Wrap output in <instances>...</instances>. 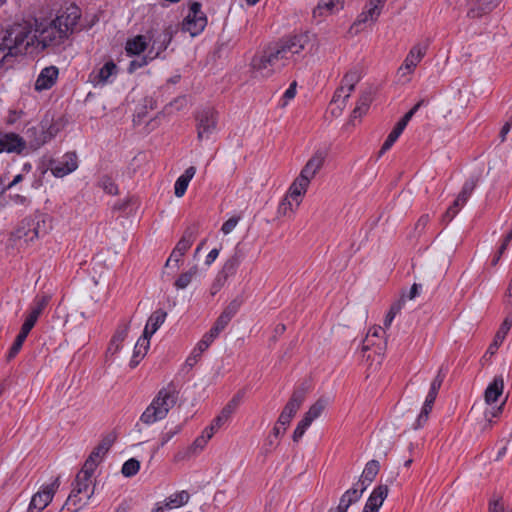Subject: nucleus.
Segmentation results:
<instances>
[{
    "instance_id": "obj_1",
    "label": "nucleus",
    "mask_w": 512,
    "mask_h": 512,
    "mask_svg": "<svg viewBox=\"0 0 512 512\" xmlns=\"http://www.w3.org/2000/svg\"><path fill=\"white\" fill-rule=\"evenodd\" d=\"M33 44L32 31L26 26L14 25L0 41V71L11 68L15 58L27 53Z\"/></svg>"
},
{
    "instance_id": "obj_2",
    "label": "nucleus",
    "mask_w": 512,
    "mask_h": 512,
    "mask_svg": "<svg viewBox=\"0 0 512 512\" xmlns=\"http://www.w3.org/2000/svg\"><path fill=\"white\" fill-rule=\"evenodd\" d=\"M177 399L178 394L172 384L160 389L150 405L142 413L140 420L144 424L151 425L164 419L176 404Z\"/></svg>"
},
{
    "instance_id": "obj_3",
    "label": "nucleus",
    "mask_w": 512,
    "mask_h": 512,
    "mask_svg": "<svg viewBox=\"0 0 512 512\" xmlns=\"http://www.w3.org/2000/svg\"><path fill=\"white\" fill-rule=\"evenodd\" d=\"M285 65L286 63L278 62L270 47L266 48L261 54L255 55L251 61V68L255 77L262 78L270 77L277 69Z\"/></svg>"
},
{
    "instance_id": "obj_4",
    "label": "nucleus",
    "mask_w": 512,
    "mask_h": 512,
    "mask_svg": "<svg viewBox=\"0 0 512 512\" xmlns=\"http://www.w3.org/2000/svg\"><path fill=\"white\" fill-rule=\"evenodd\" d=\"M304 40V36L296 35L287 39H282L269 47L278 62L285 63L293 55L300 53L304 49Z\"/></svg>"
},
{
    "instance_id": "obj_5",
    "label": "nucleus",
    "mask_w": 512,
    "mask_h": 512,
    "mask_svg": "<svg viewBox=\"0 0 512 512\" xmlns=\"http://www.w3.org/2000/svg\"><path fill=\"white\" fill-rule=\"evenodd\" d=\"M177 29L173 26H167L162 30H151L148 32L150 49L148 50L149 59H155L165 51L172 41Z\"/></svg>"
},
{
    "instance_id": "obj_6",
    "label": "nucleus",
    "mask_w": 512,
    "mask_h": 512,
    "mask_svg": "<svg viewBox=\"0 0 512 512\" xmlns=\"http://www.w3.org/2000/svg\"><path fill=\"white\" fill-rule=\"evenodd\" d=\"M33 41L36 40L42 48L62 44L69 36L54 21L49 25L32 33Z\"/></svg>"
},
{
    "instance_id": "obj_7",
    "label": "nucleus",
    "mask_w": 512,
    "mask_h": 512,
    "mask_svg": "<svg viewBox=\"0 0 512 512\" xmlns=\"http://www.w3.org/2000/svg\"><path fill=\"white\" fill-rule=\"evenodd\" d=\"M207 25V17L201 11V4L193 2L189 12L182 22V30L189 32L192 37L199 35Z\"/></svg>"
},
{
    "instance_id": "obj_8",
    "label": "nucleus",
    "mask_w": 512,
    "mask_h": 512,
    "mask_svg": "<svg viewBox=\"0 0 512 512\" xmlns=\"http://www.w3.org/2000/svg\"><path fill=\"white\" fill-rule=\"evenodd\" d=\"M196 121L198 140L209 139L210 135L216 130L217 113L213 108H204L196 114Z\"/></svg>"
},
{
    "instance_id": "obj_9",
    "label": "nucleus",
    "mask_w": 512,
    "mask_h": 512,
    "mask_svg": "<svg viewBox=\"0 0 512 512\" xmlns=\"http://www.w3.org/2000/svg\"><path fill=\"white\" fill-rule=\"evenodd\" d=\"M444 374L442 373V369L439 370L437 376L432 381L429 392L426 396L424 405L420 414L418 415L416 422L414 424V429L420 428L428 419L429 413L432 410L433 404L437 397L438 391L443 383Z\"/></svg>"
},
{
    "instance_id": "obj_10",
    "label": "nucleus",
    "mask_w": 512,
    "mask_h": 512,
    "mask_svg": "<svg viewBox=\"0 0 512 512\" xmlns=\"http://www.w3.org/2000/svg\"><path fill=\"white\" fill-rule=\"evenodd\" d=\"M81 17L80 8L75 4H70L61 10L53 20L61 29L70 36L77 31L78 22Z\"/></svg>"
},
{
    "instance_id": "obj_11",
    "label": "nucleus",
    "mask_w": 512,
    "mask_h": 512,
    "mask_svg": "<svg viewBox=\"0 0 512 512\" xmlns=\"http://www.w3.org/2000/svg\"><path fill=\"white\" fill-rule=\"evenodd\" d=\"M48 168L57 178H62L78 168V157L75 152H68L60 159H51Z\"/></svg>"
},
{
    "instance_id": "obj_12",
    "label": "nucleus",
    "mask_w": 512,
    "mask_h": 512,
    "mask_svg": "<svg viewBox=\"0 0 512 512\" xmlns=\"http://www.w3.org/2000/svg\"><path fill=\"white\" fill-rule=\"evenodd\" d=\"M58 478L42 490L35 493L30 501L27 512H41L52 501L55 489L59 486Z\"/></svg>"
},
{
    "instance_id": "obj_13",
    "label": "nucleus",
    "mask_w": 512,
    "mask_h": 512,
    "mask_svg": "<svg viewBox=\"0 0 512 512\" xmlns=\"http://www.w3.org/2000/svg\"><path fill=\"white\" fill-rule=\"evenodd\" d=\"M386 0H369L363 11L358 15L352 27L358 28L367 23H374L380 16Z\"/></svg>"
},
{
    "instance_id": "obj_14",
    "label": "nucleus",
    "mask_w": 512,
    "mask_h": 512,
    "mask_svg": "<svg viewBox=\"0 0 512 512\" xmlns=\"http://www.w3.org/2000/svg\"><path fill=\"white\" fill-rule=\"evenodd\" d=\"M56 134V129L53 126L46 128L45 125L40 127H32L27 129V136L29 144L32 149H38L48 141H50Z\"/></svg>"
},
{
    "instance_id": "obj_15",
    "label": "nucleus",
    "mask_w": 512,
    "mask_h": 512,
    "mask_svg": "<svg viewBox=\"0 0 512 512\" xmlns=\"http://www.w3.org/2000/svg\"><path fill=\"white\" fill-rule=\"evenodd\" d=\"M426 51L427 46L421 44L414 45L406 56L403 64L398 69V73H400L401 76L411 74L425 56Z\"/></svg>"
},
{
    "instance_id": "obj_16",
    "label": "nucleus",
    "mask_w": 512,
    "mask_h": 512,
    "mask_svg": "<svg viewBox=\"0 0 512 512\" xmlns=\"http://www.w3.org/2000/svg\"><path fill=\"white\" fill-rule=\"evenodd\" d=\"M26 147V141L20 135L8 132L0 133V153L21 154Z\"/></svg>"
},
{
    "instance_id": "obj_17",
    "label": "nucleus",
    "mask_w": 512,
    "mask_h": 512,
    "mask_svg": "<svg viewBox=\"0 0 512 512\" xmlns=\"http://www.w3.org/2000/svg\"><path fill=\"white\" fill-rule=\"evenodd\" d=\"M345 0H319L313 9L312 16L322 22L327 16L333 15L344 8Z\"/></svg>"
},
{
    "instance_id": "obj_18",
    "label": "nucleus",
    "mask_w": 512,
    "mask_h": 512,
    "mask_svg": "<svg viewBox=\"0 0 512 512\" xmlns=\"http://www.w3.org/2000/svg\"><path fill=\"white\" fill-rule=\"evenodd\" d=\"M118 73V67L114 61H107L100 69L93 71L90 75L91 82L94 85H106L113 81Z\"/></svg>"
},
{
    "instance_id": "obj_19",
    "label": "nucleus",
    "mask_w": 512,
    "mask_h": 512,
    "mask_svg": "<svg viewBox=\"0 0 512 512\" xmlns=\"http://www.w3.org/2000/svg\"><path fill=\"white\" fill-rule=\"evenodd\" d=\"M50 301L49 295H41L36 296L33 302V306L31 307V310L29 314L27 315L22 328L27 331H31L34 327L35 323L37 322L38 317L41 315L43 310L46 308Z\"/></svg>"
},
{
    "instance_id": "obj_20",
    "label": "nucleus",
    "mask_w": 512,
    "mask_h": 512,
    "mask_svg": "<svg viewBox=\"0 0 512 512\" xmlns=\"http://www.w3.org/2000/svg\"><path fill=\"white\" fill-rule=\"evenodd\" d=\"M59 75V70L56 66H48L41 70L35 82V90L36 91H44L51 89Z\"/></svg>"
},
{
    "instance_id": "obj_21",
    "label": "nucleus",
    "mask_w": 512,
    "mask_h": 512,
    "mask_svg": "<svg viewBox=\"0 0 512 512\" xmlns=\"http://www.w3.org/2000/svg\"><path fill=\"white\" fill-rule=\"evenodd\" d=\"M326 158V153L322 150H317L312 157L307 161L305 166L300 172L301 176H306L310 182L317 172L322 168Z\"/></svg>"
},
{
    "instance_id": "obj_22",
    "label": "nucleus",
    "mask_w": 512,
    "mask_h": 512,
    "mask_svg": "<svg viewBox=\"0 0 512 512\" xmlns=\"http://www.w3.org/2000/svg\"><path fill=\"white\" fill-rule=\"evenodd\" d=\"M388 492L389 489L387 485H378L374 488L364 506L363 512H378L386 499Z\"/></svg>"
},
{
    "instance_id": "obj_23",
    "label": "nucleus",
    "mask_w": 512,
    "mask_h": 512,
    "mask_svg": "<svg viewBox=\"0 0 512 512\" xmlns=\"http://www.w3.org/2000/svg\"><path fill=\"white\" fill-rule=\"evenodd\" d=\"M366 490V485L364 487L351 488L348 489L340 498L339 504L335 508H331L329 512H347L348 508L356 503L362 496L363 492Z\"/></svg>"
},
{
    "instance_id": "obj_24",
    "label": "nucleus",
    "mask_w": 512,
    "mask_h": 512,
    "mask_svg": "<svg viewBox=\"0 0 512 512\" xmlns=\"http://www.w3.org/2000/svg\"><path fill=\"white\" fill-rule=\"evenodd\" d=\"M308 387L304 384L296 388L282 412L294 417L306 398Z\"/></svg>"
},
{
    "instance_id": "obj_25",
    "label": "nucleus",
    "mask_w": 512,
    "mask_h": 512,
    "mask_svg": "<svg viewBox=\"0 0 512 512\" xmlns=\"http://www.w3.org/2000/svg\"><path fill=\"white\" fill-rule=\"evenodd\" d=\"M216 339L211 333L207 332L203 335L202 339L198 342L189 357L186 359L185 365L192 368L200 359L202 353L212 344Z\"/></svg>"
},
{
    "instance_id": "obj_26",
    "label": "nucleus",
    "mask_w": 512,
    "mask_h": 512,
    "mask_svg": "<svg viewBox=\"0 0 512 512\" xmlns=\"http://www.w3.org/2000/svg\"><path fill=\"white\" fill-rule=\"evenodd\" d=\"M512 327V313L508 314L498 329L493 342L489 345L486 354L494 355L503 343L506 335Z\"/></svg>"
},
{
    "instance_id": "obj_27",
    "label": "nucleus",
    "mask_w": 512,
    "mask_h": 512,
    "mask_svg": "<svg viewBox=\"0 0 512 512\" xmlns=\"http://www.w3.org/2000/svg\"><path fill=\"white\" fill-rule=\"evenodd\" d=\"M310 182L306 176H299L291 184L288 192V197L296 202V207L301 203V197L306 193Z\"/></svg>"
},
{
    "instance_id": "obj_28",
    "label": "nucleus",
    "mask_w": 512,
    "mask_h": 512,
    "mask_svg": "<svg viewBox=\"0 0 512 512\" xmlns=\"http://www.w3.org/2000/svg\"><path fill=\"white\" fill-rule=\"evenodd\" d=\"M242 254L238 249L235 250L233 255H231L224 263L222 269L218 272L221 278L227 281L230 277L234 276L237 272V269L241 263Z\"/></svg>"
},
{
    "instance_id": "obj_29",
    "label": "nucleus",
    "mask_w": 512,
    "mask_h": 512,
    "mask_svg": "<svg viewBox=\"0 0 512 512\" xmlns=\"http://www.w3.org/2000/svg\"><path fill=\"white\" fill-rule=\"evenodd\" d=\"M167 312L163 309H158L153 312L147 320L143 334L149 338L161 327L165 322Z\"/></svg>"
},
{
    "instance_id": "obj_30",
    "label": "nucleus",
    "mask_w": 512,
    "mask_h": 512,
    "mask_svg": "<svg viewBox=\"0 0 512 512\" xmlns=\"http://www.w3.org/2000/svg\"><path fill=\"white\" fill-rule=\"evenodd\" d=\"M197 234L196 226L188 227L174 248V254L182 257L192 246Z\"/></svg>"
},
{
    "instance_id": "obj_31",
    "label": "nucleus",
    "mask_w": 512,
    "mask_h": 512,
    "mask_svg": "<svg viewBox=\"0 0 512 512\" xmlns=\"http://www.w3.org/2000/svg\"><path fill=\"white\" fill-rule=\"evenodd\" d=\"M240 396L235 395L221 410L220 414L212 421L214 427H222L231 417V415L236 411L239 403Z\"/></svg>"
},
{
    "instance_id": "obj_32",
    "label": "nucleus",
    "mask_w": 512,
    "mask_h": 512,
    "mask_svg": "<svg viewBox=\"0 0 512 512\" xmlns=\"http://www.w3.org/2000/svg\"><path fill=\"white\" fill-rule=\"evenodd\" d=\"M504 389L503 377L496 376L493 381L488 385L485 390V401L487 404H492L498 400L502 395Z\"/></svg>"
},
{
    "instance_id": "obj_33",
    "label": "nucleus",
    "mask_w": 512,
    "mask_h": 512,
    "mask_svg": "<svg viewBox=\"0 0 512 512\" xmlns=\"http://www.w3.org/2000/svg\"><path fill=\"white\" fill-rule=\"evenodd\" d=\"M27 225L33 230L31 238L38 239L41 236L47 234L50 226L47 224V217L43 214L37 215L34 218H26Z\"/></svg>"
},
{
    "instance_id": "obj_34",
    "label": "nucleus",
    "mask_w": 512,
    "mask_h": 512,
    "mask_svg": "<svg viewBox=\"0 0 512 512\" xmlns=\"http://www.w3.org/2000/svg\"><path fill=\"white\" fill-rule=\"evenodd\" d=\"M149 346L150 338L142 334V336L138 339L134 347L133 356L130 361V366L132 368L136 367L139 364L140 360L144 358L149 349Z\"/></svg>"
},
{
    "instance_id": "obj_35",
    "label": "nucleus",
    "mask_w": 512,
    "mask_h": 512,
    "mask_svg": "<svg viewBox=\"0 0 512 512\" xmlns=\"http://www.w3.org/2000/svg\"><path fill=\"white\" fill-rule=\"evenodd\" d=\"M196 173V168L194 166L188 167L184 173L176 180L175 182V196L176 197H182L189 185V182L194 177Z\"/></svg>"
},
{
    "instance_id": "obj_36",
    "label": "nucleus",
    "mask_w": 512,
    "mask_h": 512,
    "mask_svg": "<svg viewBox=\"0 0 512 512\" xmlns=\"http://www.w3.org/2000/svg\"><path fill=\"white\" fill-rule=\"evenodd\" d=\"M128 330H129V324H123L117 328V330H116L115 334L113 335V337L110 341V344L108 346V349H107L108 353H110L111 355H114L120 350L121 343L126 339V337L128 335Z\"/></svg>"
},
{
    "instance_id": "obj_37",
    "label": "nucleus",
    "mask_w": 512,
    "mask_h": 512,
    "mask_svg": "<svg viewBox=\"0 0 512 512\" xmlns=\"http://www.w3.org/2000/svg\"><path fill=\"white\" fill-rule=\"evenodd\" d=\"M379 470L380 464L377 460L369 461L366 464L362 472V475L359 479V484L361 485V487H364V485H366L367 488L370 485V483H372V481L375 479V477L379 473Z\"/></svg>"
},
{
    "instance_id": "obj_38",
    "label": "nucleus",
    "mask_w": 512,
    "mask_h": 512,
    "mask_svg": "<svg viewBox=\"0 0 512 512\" xmlns=\"http://www.w3.org/2000/svg\"><path fill=\"white\" fill-rule=\"evenodd\" d=\"M93 494L94 487L89 493H87L86 501L82 502L81 497H79L80 493L71 491V493L68 496V499L65 502L63 509L66 508L69 512H77L79 509H81L84 505L87 504V501L93 496Z\"/></svg>"
},
{
    "instance_id": "obj_39",
    "label": "nucleus",
    "mask_w": 512,
    "mask_h": 512,
    "mask_svg": "<svg viewBox=\"0 0 512 512\" xmlns=\"http://www.w3.org/2000/svg\"><path fill=\"white\" fill-rule=\"evenodd\" d=\"M115 437L113 435H108L101 440V442L93 449L88 458H92V460H99V463L109 451L111 446L113 445Z\"/></svg>"
},
{
    "instance_id": "obj_40",
    "label": "nucleus",
    "mask_w": 512,
    "mask_h": 512,
    "mask_svg": "<svg viewBox=\"0 0 512 512\" xmlns=\"http://www.w3.org/2000/svg\"><path fill=\"white\" fill-rule=\"evenodd\" d=\"M329 404V399L325 397L319 398L314 404H312L309 410L304 414V418H306L310 423H312L315 419L320 417L323 411Z\"/></svg>"
},
{
    "instance_id": "obj_41",
    "label": "nucleus",
    "mask_w": 512,
    "mask_h": 512,
    "mask_svg": "<svg viewBox=\"0 0 512 512\" xmlns=\"http://www.w3.org/2000/svg\"><path fill=\"white\" fill-rule=\"evenodd\" d=\"M148 42L146 36L138 35L126 43V51L130 55H139L146 50Z\"/></svg>"
},
{
    "instance_id": "obj_42",
    "label": "nucleus",
    "mask_w": 512,
    "mask_h": 512,
    "mask_svg": "<svg viewBox=\"0 0 512 512\" xmlns=\"http://www.w3.org/2000/svg\"><path fill=\"white\" fill-rule=\"evenodd\" d=\"M190 495L187 491L182 490L170 495L165 500V507L168 509L178 508L189 501Z\"/></svg>"
},
{
    "instance_id": "obj_43",
    "label": "nucleus",
    "mask_w": 512,
    "mask_h": 512,
    "mask_svg": "<svg viewBox=\"0 0 512 512\" xmlns=\"http://www.w3.org/2000/svg\"><path fill=\"white\" fill-rule=\"evenodd\" d=\"M32 232V228L27 225V219H24L13 232L12 237L16 240H23L26 244H29L35 240V238H31Z\"/></svg>"
},
{
    "instance_id": "obj_44",
    "label": "nucleus",
    "mask_w": 512,
    "mask_h": 512,
    "mask_svg": "<svg viewBox=\"0 0 512 512\" xmlns=\"http://www.w3.org/2000/svg\"><path fill=\"white\" fill-rule=\"evenodd\" d=\"M478 182H479V176H474V175L471 176L470 178H468L464 182L461 191L457 195L462 202L468 201V199L472 195L474 189L476 188Z\"/></svg>"
},
{
    "instance_id": "obj_45",
    "label": "nucleus",
    "mask_w": 512,
    "mask_h": 512,
    "mask_svg": "<svg viewBox=\"0 0 512 512\" xmlns=\"http://www.w3.org/2000/svg\"><path fill=\"white\" fill-rule=\"evenodd\" d=\"M403 130H404V128L402 126H400L398 123L395 125V127L389 133L385 142L383 143V145L379 151V156L383 155L386 151H388L393 146V144L397 141L399 136L402 134Z\"/></svg>"
},
{
    "instance_id": "obj_46",
    "label": "nucleus",
    "mask_w": 512,
    "mask_h": 512,
    "mask_svg": "<svg viewBox=\"0 0 512 512\" xmlns=\"http://www.w3.org/2000/svg\"><path fill=\"white\" fill-rule=\"evenodd\" d=\"M28 334H29V331L24 330V328L21 327L20 333L17 335L14 343L12 344L11 348L9 349V352L7 355L8 360L13 359L19 353Z\"/></svg>"
},
{
    "instance_id": "obj_47",
    "label": "nucleus",
    "mask_w": 512,
    "mask_h": 512,
    "mask_svg": "<svg viewBox=\"0 0 512 512\" xmlns=\"http://www.w3.org/2000/svg\"><path fill=\"white\" fill-rule=\"evenodd\" d=\"M197 272V267L193 266L187 272L182 273L175 281L176 288L185 289L191 283L193 277L197 274Z\"/></svg>"
},
{
    "instance_id": "obj_48",
    "label": "nucleus",
    "mask_w": 512,
    "mask_h": 512,
    "mask_svg": "<svg viewBox=\"0 0 512 512\" xmlns=\"http://www.w3.org/2000/svg\"><path fill=\"white\" fill-rule=\"evenodd\" d=\"M231 319L232 318L222 312L208 332L217 338L219 334L227 327Z\"/></svg>"
},
{
    "instance_id": "obj_49",
    "label": "nucleus",
    "mask_w": 512,
    "mask_h": 512,
    "mask_svg": "<svg viewBox=\"0 0 512 512\" xmlns=\"http://www.w3.org/2000/svg\"><path fill=\"white\" fill-rule=\"evenodd\" d=\"M466 203L467 202H462L460 198L457 196L453 203L448 207V209L444 213L442 221L447 223L450 222Z\"/></svg>"
},
{
    "instance_id": "obj_50",
    "label": "nucleus",
    "mask_w": 512,
    "mask_h": 512,
    "mask_svg": "<svg viewBox=\"0 0 512 512\" xmlns=\"http://www.w3.org/2000/svg\"><path fill=\"white\" fill-rule=\"evenodd\" d=\"M370 103H371V96L370 94H363L359 100H358V103L356 105V107L354 108L353 110V116L354 117H357V116H362L363 114H365L370 106Z\"/></svg>"
},
{
    "instance_id": "obj_51",
    "label": "nucleus",
    "mask_w": 512,
    "mask_h": 512,
    "mask_svg": "<svg viewBox=\"0 0 512 512\" xmlns=\"http://www.w3.org/2000/svg\"><path fill=\"white\" fill-rule=\"evenodd\" d=\"M139 469L140 462L135 458H131L123 464L121 472L125 477H132L138 473Z\"/></svg>"
},
{
    "instance_id": "obj_52",
    "label": "nucleus",
    "mask_w": 512,
    "mask_h": 512,
    "mask_svg": "<svg viewBox=\"0 0 512 512\" xmlns=\"http://www.w3.org/2000/svg\"><path fill=\"white\" fill-rule=\"evenodd\" d=\"M91 483V479L87 478L85 476H82L80 474L76 475V479L73 483V489L72 491L77 493H88L89 485Z\"/></svg>"
},
{
    "instance_id": "obj_53",
    "label": "nucleus",
    "mask_w": 512,
    "mask_h": 512,
    "mask_svg": "<svg viewBox=\"0 0 512 512\" xmlns=\"http://www.w3.org/2000/svg\"><path fill=\"white\" fill-rule=\"evenodd\" d=\"M296 208H297L296 206L293 207V204L289 200V197L286 196L280 202V204L278 206L277 213L279 216L290 217L295 212Z\"/></svg>"
},
{
    "instance_id": "obj_54",
    "label": "nucleus",
    "mask_w": 512,
    "mask_h": 512,
    "mask_svg": "<svg viewBox=\"0 0 512 512\" xmlns=\"http://www.w3.org/2000/svg\"><path fill=\"white\" fill-rule=\"evenodd\" d=\"M99 465V460H92V458H87L82 469L78 472V474L85 476L87 478L92 477L96 467Z\"/></svg>"
},
{
    "instance_id": "obj_55",
    "label": "nucleus",
    "mask_w": 512,
    "mask_h": 512,
    "mask_svg": "<svg viewBox=\"0 0 512 512\" xmlns=\"http://www.w3.org/2000/svg\"><path fill=\"white\" fill-rule=\"evenodd\" d=\"M99 186L110 195H116L118 188L114 181L109 176H103L99 181Z\"/></svg>"
},
{
    "instance_id": "obj_56",
    "label": "nucleus",
    "mask_w": 512,
    "mask_h": 512,
    "mask_svg": "<svg viewBox=\"0 0 512 512\" xmlns=\"http://www.w3.org/2000/svg\"><path fill=\"white\" fill-rule=\"evenodd\" d=\"M361 79V74L358 69L354 68L348 71L341 82V85H356Z\"/></svg>"
},
{
    "instance_id": "obj_57",
    "label": "nucleus",
    "mask_w": 512,
    "mask_h": 512,
    "mask_svg": "<svg viewBox=\"0 0 512 512\" xmlns=\"http://www.w3.org/2000/svg\"><path fill=\"white\" fill-rule=\"evenodd\" d=\"M152 60L153 59H149V53H147L144 56H141V57H138L137 59L132 60L129 64L127 70L129 73H134L137 69L146 66Z\"/></svg>"
},
{
    "instance_id": "obj_58",
    "label": "nucleus",
    "mask_w": 512,
    "mask_h": 512,
    "mask_svg": "<svg viewBox=\"0 0 512 512\" xmlns=\"http://www.w3.org/2000/svg\"><path fill=\"white\" fill-rule=\"evenodd\" d=\"M311 424L312 423H310L306 418L303 417L293 432V441L298 442L303 437L306 430Z\"/></svg>"
},
{
    "instance_id": "obj_59",
    "label": "nucleus",
    "mask_w": 512,
    "mask_h": 512,
    "mask_svg": "<svg viewBox=\"0 0 512 512\" xmlns=\"http://www.w3.org/2000/svg\"><path fill=\"white\" fill-rule=\"evenodd\" d=\"M242 303H243L242 298L236 297L225 307V309L223 310V313L228 315L230 318H233L237 314Z\"/></svg>"
},
{
    "instance_id": "obj_60",
    "label": "nucleus",
    "mask_w": 512,
    "mask_h": 512,
    "mask_svg": "<svg viewBox=\"0 0 512 512\" xmlns=\"http://www.w3.org/2000/svg\"><path fill=\"white\" fill-rule=\"evenodd\" d=\"M382 332V327H373L369 330L366 339L364 340L363 344V350H368L370 345H374V342L372 341V338L379 337L380 333Z\"/></svg>"
},
{
    "instance_id": "obj_61",
    "label": "nucleus",
    "mask_w": 512,
    "mask_h": 512,
    "mask_svg": "<svg viewBox=\"0 0 512 512\" xmlns=\"http://www.w3.org/2000/svg\"><path fill=\"white\" fill-rule=\"evenodd\" d=\"M182 429L181 425H176L175 427L165 431L161 435L160 445L164 446L167 444L176 434H178Z\"/></svg>"
},
{
    "instance_id": "obj_62",
    "label": "nucleus",
    "mask_w": 512,
    "mask_h": 512,
    "mask_svg": "<svg viewBox=\"0 0 512 512\" xmlns=\"http://www.w3.org/2000/svg\"><path fill=\"white\" fill-rule=\"evenodd\" d=\"M240 220V216H233L225 221L221 227V231L227 235L231 233Z\"/></svg>"
},
{
    "instance_id": "obj_63",
    "label": "nucleus",
    "mask_w": 512,
    "mask_h": 512,
    "mask_svg": "<svg viewBox=\"0 0 512 512\" xmlns=\"http://www.w3.org/2000/svg\"><path fill=\"white\" fill-rule=\"evenodd\" d=\"M423 104V100L419 101L417 104L414 105V107L409 110L403 117L402 119L398 122V124L400 126H402L404 129L405 127L407 126L408 122L410 121V119L413 117V115L416 113V111L421 107V105Z\"/></svg>"
},
{
    "instance_id": "obj_64",
    "label": "nucleus",
    "mask_w": 512,
    "mask_h": 512,
    "mask_svg": "<svg viewBox=\"0 0 512 512\" xmlns=\"http://www.w3.org/2000/svg\"><path fill=\"white\" fill-rule=\"evenodd\" d=\"M208 443V440L203 435H200L197 437L194 442L189 446L193 453L196 455L198 454Z\"/></svg>"
}]
</instances>
